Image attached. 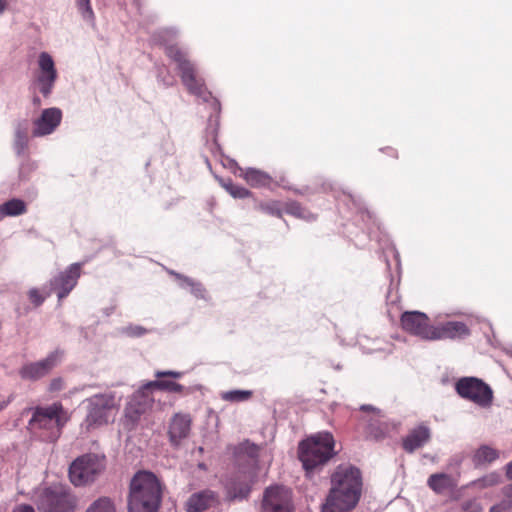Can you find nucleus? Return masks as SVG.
<instances>
[{
  "label": "nucleus",
  "instance_id": "f257e3e1",
  "mask_svg": "<svg viewBox=\"0 0 512 512\" xmlns=\"http://www.w3.org/2000/svg\"><path fill=\"white\" fill-rule=\"evenodd\" d=\"M362 479L352 466H339L331 476V488L322 505V512H349L360 500Z\"/></svg>",
  "mask_w": 512,
  "mask_h": 512
},
{
  "label": "nucleus",
  "instance_id": "f03ea898",
  "mask_svg": "<svg viewBox=\"0 0 512 512\" xmlns=\"http://www.w3.org/2000/svg\"><path fill=\"white\" fill-rule=\"evenodd\" d=\"M162 499L158 478L148 471L137 472L130 482L128 512H157Z\"/></svg>",
  "mask_w": 512,
  "mask_h": 512
},
{
  "label": "nucleus",
  "instance_id": "7ed1b4c3",
  "mask_svg": "<svg viewBox=\"0 0 512 512\" xmlns=\"http://www.w3.org/2000/svg\"><path fill=\"white\" fill-rule=\"evenodd\" d=\"M120 401L121 398L111 391L87 398L84 401L87 415L81 423V431L89 433L113 421L119 411Z\"/></svg>",
  "mask_w": 512,
  "mask_h": 512
},
{
  "label": "nucleus",
  "instance_id": "20e7f679",
  "mask_svg": "<svg viewBox=\"0 0 512 512\" xmlns=\"http://www.w3.org/2000/svg\"><path fill=\"white\" fill-rule=\"evenodd\" d=\"M166 54L178 64L182 83L189 93L201 99L203 102H210L212 110L218 115L220 112L219 101L212 97L204 81L197 77L196 68L194 64L186 59V53L177 45H167Z\"/></svg>",
  "mask_w": 512,
  "mask_h": 512
},
{
  "label": "nucleus",
  "instance_id": "39448f33",
  "mask_svg": "<svg viewBox=\"0 0 512 512\" xmlns=\"http://www.w3.org/2000/svg\"><path fill=\"white\" fill-rule=\"evenodd\" d=\"M66 421L67 416L62 405L54 403L47 407L35 408L29 420L28 427L34 434L42 438V440L55 442L59 438L61 429Z\"/></svg>",
  "mask_w": 512,
  "mask_h": 512
},
{
  "label": "nucleus",
  "instance_id": "423d86ee",
  "mask_svg": "<svg viewBox=\"0 0 512 512\" xmlns=\"http://www.w3.org/2000/svg\"><path fill=\"white\" fill-rule=\"evenodd\" d=\"M334 439L329 432H319L299 444V459L306 472L326 464L335 454Z\"/></svg>",
  "mask_w": 512,
  "mask_h": 512
},
{
  "label": "nucleus",
  "instance_id": "0eeeda50",
  "mask_svg": "<svg viewBox=\"0 0 512 512\" xmlns=\"http://www.w3.org/2000/svg\"><path fill=\"white\" fill-rule=\"evenodd\" d=\"M40 512H74L76 497L62 485H51L40 490L36 496Z\"/></svg>",
  "mask_w": 512,
  "mask_h": 512
},
{
  "label": "nucleus",
  "instance_id": "6e6552de",
  "mask_svg": "<svg viewBox=\"0 0 512 512\" xmlns=\"http://www.w3.org/2000/svg\"><path fill=\"white\" fill-rule=\"evenodd\" d=\"M104 468V456L85 454L71 463L69 478L75 486H84L95 481Z\"/></svg>",
  "mask_w": 512,
  "mask_h": 512
},
{
  "label": "nucleus",
  "instance_id": "1a4fd4ad",
  "mask_svg": "<svg viewBox=\"0 0 512 512\" xmlns=\"http://www.w3.org/2000/svg\"><path fill=\"white\" fill-rule=\"evenodd\" d=\"M455 390L461 398L474 403L480 408L487 409L492 406L493 390L479 378H460L455 384Z\"/></svg>",
  "mask_w": 512,
  "mask_h": 512
},
{
  "label": "nucleus",
  "instance_id": "9d476101",
  "mask_svg": "<svg viewBox=\"0 0 512 512\" xmlns=\"http://www.w3.org/2000/svg\"><path fill=\"white\" fill-rule=\"evenodd\" d=\"M260 512H294L293 495L282 485H272L263 492Z\"/></svg>",
  "mask_w": 512,
  "mask_h": 512
},
{
  "label": "nucleus",
  "instance_id": "9b49d317",
  "mask_svg": "<svg viewBox=\"0 0 512 512\" xmlns=\"http://www.w3.org/2000/svg\"><path fill=\"white\" fill-rule=\"evenodd\" d=\"M38 74L36 77V85L39 92L48 97L54 88L58 73L55 67V62L48 52H41L37 60Z\"/></svg>",
  "mask_w": 512,
  "mask_h": 512
},
{
  "label": "nucleus",
  "instance_id": "f8f14e48",
  "mask_svg": "<svg viewBox=\"0 0 512 512\" xmlns=\"http://www.w3.org/2000/svg\"><path fill=\"white\" fill-rule=\"evenodd\" d=\"M153 401L151 389L146 387V384L131 396L125 407V419L131 427H134L140 417L152 407Z\"/></svg>",
  "mask_w": 512,
  "mask_h": 512
},
{
  "label": "nucleus",
  "instance_id": "ddd939ff",
  "mask_svg": "<svg viewBox=\"0 0 512 512\" xmlns=\"http://www.w3.org/2000/svg\"><path fill=\"white\" fill-rule=\"evenodd\" d=\"M61 352L53 351L46 358L23 365L19 375L24 380H38L46 376L60 361Z\"/></svg>",
  "mask_w": 512,
  "mask_h": 512
},
{
  "label": "nucleus",
  "instance_id": "4468645a",
  "mask_svg": "<svg viewBox=\"0 0 512 512\" xmlns=\"http://www.w3.org/2000/svg\"><path fill=\"white\" fill-rule=\"evenodd\" d=\"M403 329L423 339L430 340L433 326L429 325L426 314L419 311H407L401 316Z\"/></svg>",
  "mask_w": 512,
  "mask_h": 512
},
{
  "label": "nucleus",
  "instance_id": "2eb2a0df",
  "mask_svg": "<svg viewBox=\"0 0 512 512\" xmlns=\"http://www.w3.org/2000/svg\"><path fill=\"white\" fill-rule=\"evenodd\" d=\"M81 274L79 263L71 264L64 272L59 273L51 282V290L56 291L59 300L65 298L76 286Z\"/></svg>",
  "mask_w": 512,
  "mask_h": 512
},
{
  "label": "nucleus",
  "instance_id": "dca6fc26",
  "mask_svg": "<svg viewBox=\"0 0 512 512\" xmlns=\"http://www.w3.org/2000/svg\"><path fill=\"white\" fill-rule=\"evenodd\" d=\"M62 112L59 108L52 107L44 109L41 115L34 120L32 135L43 137L52 134L60 125Z\"/></svg>",
  "mask_w": 512,
  "mask_h": 512
},
{
  "label": "nucleus",
  "instance_id": "f3484780",
  "mask_svg": "<svg viewBox=\"0 0 512 512\" xmlns=\"http://www.w3.org/2000/svg\"><path fill=\"white\" fill-rule=\"evenodd\" d=\"M253 479L246 473H239L226 483L227 497L231 500H243L251 491Z\"/></svg>",
  "mask_w": 512,
  "mask_h": 512
},
{
  "label": "nucleus",
  "instance_id": "a211bd4d",
  "mask_svg": "<svg viewBox=\"0 0 512 512\" xmlns=\"http://www.w3.org/2000/svg\"><path fill=\"white\" fill-rule=\"evenodd\" d=\"M469 333L465 323L449 321L440 326H433L430 340L463 338L468 336Z\"/></svg>",
  "mask_w": 512,
  "mask_h": 512
},
{
  "label": "nucleus",
  "instance_id": "6ab92c4d",
  "mask_svg": "<svg viewBox=\"0 0 512 512\" xmlns=\"http://www.w3.org/2000/svg\"><path fill=\"white\" fill-rule=\"evenodd\" d=\"M191 418L187 414L177 413L173 416L169 424L170 442L177 446L185 439L190 432Z\"/></svg>",
  "mask_w": 512,
  "mask_h": 512
},
{
  "label": "nucleus",
  "instance_id": "aec40b11",
  "mask_svg": "<svg viewBox=\"0 0 512 512\" xmlns=\"http://www.w3.org/2000/svg\"><path fill=\"white\" fill-rule=\"evenodd\" d=\"M218 503V497L212 490H203L192 494L186 502L187 512H202Z\"/></svg>",
  "mask_w": 512,
  "mask_h": 512
},
{
  "label": "nucleus",
  "instance_id": "412c9836",
  "mask_svg": "<svg viewBox=\"0 0 512 512\" xmlns=\"http://www.w3.org/2000/svg\"><path fill=\"white\" fill-rule=\"evenodd\" d=\"M500 457V451L490 445L479 446L472 454V463L475 467H487Z\"/></svg>",
  "mask_w": 512,
  "mask_h": 512
},
{
  "label": "nucleus",
  "instance_id": "4be33fe9",
  "mask_svg": "<svg viewBox=\"0 0 512 512\" xmlns=\"http://www.w3.org/2000/svg\"><path fill=\"white\" fill-rule=\"evenodd\" d=\"M430 438V430L426 426H418L413 429L407 437L403 440V447L408 452L423 446Z\"/></svg>",
  "mask_w": 512,
  "mask_h": 512
},
{
  "label": "nucleus",
  "instance_id": "5701e85b",
  "mask_svg": "<svg viewBox=\"0 0 512 512\" xmlns=\"http://www.w3.org/2000/svg\"><path fill=\"white\" fill-rule=\"evenodd\" d=\"M427 486L436 494L441 495L456 486L453 477L447 473H434L427 479Z\"/></svg>",
  "mask_w": 512,
  "mask_h": 512
},
{
  "label": "nucleus",
  "instance_id": "b1692460",
  "mask_svg": "<svg viewBox=\"0 0 512 512\" xmlns=\"http://www.w3.org/2000/svg\"><path fill=\"white\" fill-rule=\"evenodd\" d=\"M237 169L240 171V176L253 187L267 186L271 182V177L261 170L255 168H248L244 170L238 166Z\"/></svg>",
  "mask_w": 512,
  "mask_h": 512
},
{
  "label": "nucleus",
  "instance_id": "393cba45",
  "mask_svg": "<svg viewBox=\"0 0 512 512\" xmlns=\"http://www.w3.org/2000/svg\"><path fill=\"white\" fill-rule=\"evenodd\" d=\"M26 204L21 199H11L0 205V221L6 216H19L26 212Z\"/></svg>",
  "mask_w": 512,
  "mask_h": 512
},
{
  "label": "nucleus",
  "instance_id": "a878e982",
  "mask_svg": "<svg viewBox=\"0 0 512 512\" xmlns=\"http://www.w3.org/2000/svg\"><path fill=\"white\" fill-rule=\"evenodd\" d=\"M501 482V474L493 471L485 474L483 477L471 481L469 488L483 490L498 485Z\"/></svg>",
  "mask_w": 512,
  "mask_h": 512
},
{
  "label": "nucleus",
  "instance_id": "bb28decb",
  "mask_svg": "<svg viewBox=\"0 0 512 512\" xmlns=\"http://www.w3.org/2000/svg\"><path fill=\"white\" fill-rule=\"evenodd\" d=\"M85 512H117V510L114 500L103 496L94 500Z\"/></svg>",
  "mask_w": 512,
  "mask_h": 512
},
{
  "label": "nucleus",
  "instance_id": "cd10ccee",
  "mask_svg": "<svg viewBox=\"0 0 512 512\" xmlns=\"http://www.w3.org/2000/svg\"><path fill=\"white\" fill-rule=\"evenodd\" d=\"M146 387L151 390L154 388L165 390L169 392H182L184 387L172 380H154L146 383Z\"/></svg>",
  "mask_w": 512,
  "mask_h": 512
},
{
  "label": "nucleus",
  "instance_id": "c85d7f7f",
  "mask_svg": "<svg viewBox=\"0 0 512 512\" xmlns=\"http://www.w3.org/2000/svg\"><path fill=\"white\" fill-rule=\"evenodd\" d=\"M176 278L179 280V285L182 288H189L190 292L198 298L204 297V289L200 283L194 282L192 279L184 277L180 274H174Z\"/></svg>",
  "mask_w": 512,
  "mask_h": 512
},
{
  "label": "nucleus",
  "instance_id": "c756f323",
  "mask_svg": "<svg viewBox=\"0 0 512 512\" xmlns=\"http://www.w3.org/2000/svg\"><path fill=\"white\" fill-rule=\"evenodd\" d=\"M252 396L250 390H231L221 393V398L229 402H243Z\"/></svg>",
  "mask_w": 512,
  "mask_h": 512
},
{
  "label": "nucleus",
  "instance_id": "7c9ffc66",
  "mask_svg": "<svg viewBox=\"0 0 512 512\" xmlns=\"http://www.w3.org/2000/svg\"><path fill=\"white\" fill-rule=\"evenodd\" d=\"M28 146V135L25 129L18 128L15 133L14 149L18 155L25 153Z\"/></svg>",
  "mask_w": 512,
  "mask_h": 512
},
{
  "label": "nucleus",
  "instance_id": "2f4dec72",
  "mask_svg": "<svg viewBox=\"0 0 512 512\" xmlns=\"http://www.w3.org/2000/svg\"><path fill=\"white\" fill-rule=\"evenodd\" d=\"M76 5L82 18L88 23L94 25L95 15L91 7L90 0H76Z\"/></svg>",
  "mask_w": 512,
  "mask_h": 512
},
{
  "label": "nucleus",
  "instance_id": "473e14b6",
  "mask_svg": "<svg viewBox=\"0 0 512 512\" xmlns=\"http://www.w3.org/2000/svg\"><path fill=\"white\" fill-rule=\"evenodd\" d=\"M223 187L226 189V191L234 198H246L250 195V191L242 186H238L233 184L231 181H228L227 183H223Z\"/></svg>",
  "mask_w": 512,
  "mask_h": 512
},
{
  "label": "nucleus",
  "instance_id": "72a5a7b5",
  "mask_svg": "<svg viewBox=\"0 0 512 512\" xmlns=\"http://www.w3.org/2000/svg\"><path fill=\"white\" fill-rule=\"evenodd\" d=\"M462 510H463V512H481L482 507H481V504L477 500L473 499V500H468V501L463 502Z\"/></svg>",
  "mask_w": 512,
  "mask_h": 512
},
{
  "label": "nucleus",
  "instance_id": "f704fd0d",
  "mask_svg": "<svg viewBox=\"0 0 512 512\" xmlns=\"http://www.w3.org/2000/svg\"><path fill=\"white\" fill-rule=\"evenodd\" d=\"M29 299L30 301L35 305V306H39L41 305L44 300H45V297L44 295H42L38 289L36 288H32L29 290Z\"/></svg>",
  "mask_w": 512,
  "mask_h": 512
},
{
  "label": "nucleus",
  "instance_id": "c9c22d12",
  "mask_svg": "<svg viewBox=\"0 0 512 512\" xmlns=\"http://www.w3.org/2000/svg\"><path fill=\"white\" fill-rule=\"evenodd\" d=\"M287 211L295 216L306 218L304 210L296 202H292L288 205Z\"/></svg>",
  "mask_w": 512,
  "mask_h": 512
},
{
  "label": "nucleus",
  "instance_id": "e433bc0d",
  "mask_svg": "<svg viewBox=\"0 0 512 512\" xmlns=\"http://www.w3.org/2000/svg\"><path fill=\"white\" fill-rule=\"evenodd\" d=\"M504 496L503 501L512 509V484L505 486L502 489Z\"/></svg>",
  "mask_w": 512,
  "mask_h": 512
},
{
  "label": "nucleus",
  "instance_id": "4c0bfd02",
  "mask_svg": "<svg viewBox=\"0 0 512 512\" xmlns=\"http://www.w3.org/2000/svg\"><path fill=\"white\" fill-rule=\"evenodd\" d=\"M182 375H183L182 372L171 371V370H169V371H157L155 373V376L158 377V378L166 377V376L173 377V378H180Z\"/></svg>",
  "mask_w": 512,
  "mask_h": 512
},
{
  "label": "nucleus",
  "instance_id": "58836bf2",
  "mask_svg": "<svg viewBox=\"0 0 512 512\" xmlns=\"http://www.w3.org/2000/svg\"><path fill=\"white\" fill-rule=\"evenodd\" d=\"M146 330L141 326H130L127 328V333L131 336H141Z\"/></svg>",
  "mask_w": 512,
  "mask_h": 512
},
{
  "label": "nucleus",
  "instance_id": "ea45409f",
  "mask_svg": "<svg viewBox=\"0 0 512 512\" xmlns=\"http://www.w3.org/2000/svg\"><path fill=\"white\" fill-rule=\"evenodd\" d=\"M64 387V382L61 378H55L50 382V391H60Z\"/></svg>",
  "mask_w": 512,
  "mask_h": 512
},
{
  "label": "nucleus",
  "instance_id": "a19ab883",
  "mask_svg": "<svg viewBox=\"0 0 512 512\" xmlns=\"http://www.w3.org/2000/svg\"><path fill=\"white\" fill-rule=\"evenodd\" d=\"M511 508L502 500L500 503L493 505L490 508V512H506Z\"/></svg>",
  "mask_w": 512,
  "mask_h": 512
},
{
  "label": "nucleus",
  "instance_id": "79ce46f5",
  "mask_svg": "<svg viewBox=\"0 0 512 512\" xmlns=\"http://www.w3.org/2000/svg\"><path fill=\"white\" fill-rule=\"evenodd\" d=\"M14 512H35L34 508L30 505H19L14 509Z\"/></svg>",
  "mask_w": 512,
  "mask_h": 512
},
{
  "label": "nucleus",
  "instance_id": "37998d69",
  "mask_svg": "<svg viewBox=\"0 0 512 512\" xmlns=\"http://www.w3.org/2000/svg\"><path fill=\"white\" fill-rule=\"evenodd\" d=\"M506 476L508 479L512 480V461L506 465Z\"/></svg>",
  "mask_w": 512,
  "mask_h": 512
},
{
  "label": "nucleus",
  "instance_id": "c03bdc74",
  "mask_svg": "<svg viewBox=\"0 0 512 512\" xmlns=\"http://www.w3.org/2000/svg\"><path fill=\"white\" fill-rule=\"evenodd\" d=\"M7 7V0H0V14H2Z\"/></svg>",
  "mask_w": 512,
  "mask_h": 512
},
{
  "label": "nucleus",
  "instance_id": "a18cd8bd",
  "mask_svg": "<svg viewBox=\"0 0 512 512\" xmlns=\"http://www.w3.org/2000/svg\"><path fill=\"white\" fill-rule=\"evenodd\" d=\"M8 404V401L6 400H1L0 401V411L3 410Z\"/></svg>",
  "mask_w": 512,
  "mask_h": 512
},
{
  "label": "nucleus",
  "instance_id": "49530a36",
  "mask_svg": "<svg viewBox=\"0 0 512 512\" xmlns=\"http://www.w3.org/2000/svg\"><path fill=\"white\" fill-rule=\"evenodd\" d=\"M361 410L368 411V410H374V408L370 405H363V406H361Z\"/></svg>",
  "mask_w": 512,
  "mask_h": 512
},
{
  "label": "nucleus",
  "instance_id": "de8ad7c7",
  "mask_svg": "<svg viewBox=\"0 0 512 512\" xmlns=\"http://www.w3.org/2000/svg\"><path fill=\"white\" fill-rule=\"evenodd\" d=\"M162 33L165 35H174L175 34V32L173 30H165Z\"/></svg>",
  "mask_w": 512,
  "mask_h": 512
},
{
  "label": "nucleus",
  "instance_id": "09e8293b",
  "mask_svg": "<svg viewBox=\"0 0 512 512\" xmlns=\"http://www.w3.org/2000/svg\"><path fill=\"white\" fill-rule=\"evenodd\" d=\"M26 166H27L29 169H31V170L36 168V164H35V163H28Z\"/></svg>",
  "mask_w": 512,
  "mask_h": 512
},
{
  "label": "nucleus",
  "instance_id": "8fccbe9b",
  "mask_svg": "<svg viewBox=\"0 0 512 512\" xmlns=\"http://www.w3.org/2000/svg\"><path fill=\"white\" fill-rule=\"evenodd\" d=\"M33 102H34V104H36V105H40V99H39L38 97H35V98L33 99Z\"/></svg>",
  "mask_w": 512,
  "mask_h": 512
},
{
  "label": "nucleus",
  "instance_id": "3c124183",
  "mask_svg": "<svg viewBox=\"0 0 512 512\" xmlns=\"http://www.w3.org/2000/svg\"><path fill=\"white\" fill-rule=\"evenodd\" d=\"M24 169H25V166L23 165V166L21 167V169H20V175H21V176L23 175V171H24Z\"/></svg>",
  "mask_w": 512,
  "mask_h": 512
},
{
  "label": "nucleus",
  "instance_id": "603ef678",
  "mask_svg": "<svg viewBox=\"0 0 512 512\" xmlns=\"http://www.w3.org/2000/svg\"><path fill=\"white\" fill-rule=\"evenodd\" d=\"M164 84H165L166 86H169V85H171L172 83L166 82V83H164Z\"/></svg>",
  "mask_w": 512,
  "mask_h": 512
}]
</instances>
